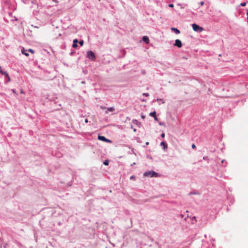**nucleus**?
<instances>
[{
  "mask_svg": "<svg viewBox=\"0 0 248 248\" xmlns=\"http://www.w3.org/2000/svg\"><path fill=\"white\" fill-rule=\"evenodd\" d=\"M144 176L145 177H156L157 173L154 171H146L144 173Z\"/></svg>",
  "mask_w": 248,
  "mask_h": 248,
  "instance_id": "f257e3e1",
  "label": "nucleus"
},
{
  "mask_svg": "<svg viewBox=\"0 0 248 248\" xmlns=\"http://www.w3.org/2000/svg\"><path fill=\"white\" fill-rule=\"evenodd\" d=\"M192 27L193 28V30L195 31H198V32H202L203 31V29L200 27L199 25H197L196 24H193L192 25Z\"/></svg>",
  "mask_w": 248,
  "mask_h": 248,
  "instance_id": "f03ea898",
  "label": "nucleus"
},
{
  "mask_svg": "<svg viewBox=\"0 0 248 248\" xmlns=\"http://www.w3.org/2000/svg\"><path fill=\"white\" fill-rule=\"evenodd\" d=\"M87 57L89 59L91 60H94L95 59V56L94 53L92 51H89L87 52Z\"/></svg>",
  "mask_w": 248,
  "mask_h": 248,
  "instance_id": "7ed1b4c3",
  "label": "nucleus"
},
{
  "mask_svg": "<svg viewBox=\"0 0 248 248\" xmlns=\"http://www.w3.org/2000/svg\"><path fill=\"white\" fill-rule=\"evenodd\" d=\"M174 46L179 48L181 47L182 46L181 41L179 39H176L175 41Z\"/></svg>",
  "mask_w": 248,
  "mask_h": 248,
  "instance_id": "20e7f679",
  "label": "nucleus"
},
{
  "mask_svg": "<svg viewBox=\"0 0 248 248\" xmlns=\"http://www.w3.org/2000/svg\"><path fill=\"white\" fill-rule=\"evenodd\" d=\"M98 139L99 140H101L102 141H106V142H110V141L108 139H107L104 136H98Z\"/></svg>",
  "mask_w": 248,
  "mask_h": 248,
  "instance_id": "39448f33",
  "label": "nucleus"
},
{
  "mask_svg": "<svg viewBox=\"0 0 248 248\" xmlns=\"http://www.w3.org/2000/svg\"><path fill=\"white\" fill-rule=\"evenodd\" d=\"M78 42V40L77 39H74L73 40V47L76 48L78 46L77 43Z\"/></svg>",
  "mask_w": 248,
  "mask_h": 248,
  "instance_id": "423d86ee",
  "label": "nucleus"
},
{
  "mask_svg": "<svg viewBox=\"0 0 248 248\" xmlns=\"http://www.w3.org/2000/svg\"><path fill=\"white\" fill-rule=\"evenodd\" d=\"M142 40L144 42H146V43H149V39L148 37L146 36H145L143 37Z\"/></svg>",
  "mask_w": 248,
  "mask_h": 248,
  "instance_id": "0eeeda50",
  "label": "nucleus"
},
{
  "mask_svg": "<svg viewBox=\"0 0 248 248\" xmlns=\"http://www.w3.org/2000/svg\"><path fill=\"white\" fill-rule=\"evenodd\" d=\"M22 54H24L26 56H29V54L27 52V50H25L24 48L22 49Z\"/></svg>",
  "mask_w": 248,
  "mask_h": 248,
  "instance_id": "6e6552de",
  "label": "nucleus"
},
{
  "mask_svg": "<svg viewBox=\"0 0 248 248\" xmlns=\"http://www.w3.org/2000/svg\"><path fill=\"white\" fill-rule=\"evenodd\" d=\"M171 30L173 31L176 34H179L180 32V31L176 28H172Z\"/></svg>",
  "mask_w": 248,
  "mask_h": 248,
  "instance_id": "1a4fd4ad",
  "label": "nucleus"
},
{
  "mask_svg": "<svg viewBox=\"0 0 248 248\" xmlns=\"http://www.w3.org/2000/svg\"><path fill=\"white\" fill-rule=\"evenodd\" d=\"M2 75H4L6 77L8 78V81L10 80V77H9V75L6 72H5L4 73H2Z\"/></svg>",
  "mask_w": 248,
  "mask_h": 248,
  "instance_id": "9d476101",
  "label": "nucleus"
},
{
  "mask_svg": "<svg viewBox=\"0 0 248 248\" xmlns=\"http://www.w3.org/2000/svg\"><path fill=\"white\" fill-rule=\"evenodd\" d=\"M149 115L151 116H152L153 117H155L156 116L155 111H154V112L150 113Z\"/></svg>",
  "mask_w": 248,
  "mask_h": 248,
  "instance_id": "9b49d317",
  "label": "nucleus"
},
{
  "mask_svg": "<svg viewBox=\"0 0 248 248\" xmlns=\"http://www.w3.org/2000/svg\"><path fill=\"white\" fill-rule=\"evenodd\" d=\"M161 145H162L164 146V148L165 149V148H167V144H166L164 141H162L161 143Z\"/></svg>",
  "mask_w": 248,
  "mask_h": 248,
  "instance_id": "f8f14e48",
  "label": "nucleus"
},
{
  "mask_svg": "<svg viewBox=\"0 0 248 248\" xmlns=\"http://www.w3.org/2000/svg\"><path fill=\"white\" fill-rule=\"evenodd\" d=\"M108 111H111L112 112V111H114V108H112V107L108 108Z\"/></svg>",
  "mask_w": 248,
  "mask_h": 248,
  "instance_id": "ddd939ff",
  "label": "nucleus"
},
{
  "mask_svg": "<svg viewBox=\"0 0 248 248\" xmlns=\"http://www.w3.org/2000/svg\"><path fill=\"white\" fill-rule=\"evenodd\" d=\"M157 101L158 102H161L162 103H165V101L163 99H157Z\"/></svg>",
  "mask_w": 248,
  "mask_h": 248,
  "instance_id": "4468645a",
  "label": "nucleus"
},
{
  "mask_svg": "<svg viewBox=\"0 0 248 248\" xmlns=\"http://www.w3.org/2000/svg\"><path fill=\"white\" fill-rule=\"evenodd\" d=\"M104 163V164L105 165H108V161L106 160L105 161H104V163Z\"/></svg>",
  "mask_w": 248,
  "mask_h": 248,
  "instance_id": "2eb2a0df",
  "label": "nucleus"
},
{
  "mask_svg": "<svg viewBox=\"0 0 248 248\" xmlns=\"http://www.w3.org/2000/svg\"><path fill=\"white\" fill-rule=\"evenodd\" d=\"M79 44L81 45V46H83V44H84V42L83 40H81V41H80L79 42Z\"/></svg>",
  "mask_w": 248,
  "mask_h": 248,
  "instance_id": "dca6fc26",
  "label": "nucleus"
},
{
  "mask_svg": "<svg viewBox=\"0 0 248 248\" xmlns=\"http://www.w3.org/2000/svg\"><path fill=\"white\" fill-rule=\"evenodd\" d=\"M246 5V2L241 3L240 4V6H245Z\"/></svg>",
  "mask_w": 248,
  "mask_h": 248,
  "instance_id": "f3484780",
  "label": "nucleus"
},
{
  "mask_svg": "<svg viewBox=\"0 0 248 248\" xmlns=\"http://www.w3.org/2000/svg\"><path fill=\"white\" fill-rule=\"evenodd\" d=\"M28 51H29V52H31V53H32V54H33V53H34V51H33V50H32V49H29L28 50Z\"/></svg>",
  "mask_w": 248,
  "mask_h": 248,
  "instance_id": "a211bd4d",
  "label": "nucleus"
},
{
  "mask_svg": "<svg viewBox=\"0 0 248 248\" xmlns=\"http://www.w3.org/2000/svg\"><path fill=\"white\" fill-rule=\"evenodd\" d=\"M5 72H3L2 69H1V67L0 66V73L2 75V73H4Z\"/></svg>",
  "mask_w": 248,
  "mask_h": 248,
  "instance_id": "6ab92c4d",
  "label": "nucleus"
},
{
  "mask_svg": "<svg viewBox=\"0 0 248 248\" xmlns=\"http://www.w3.org/2000/svg\"><path fill=\"white\" fill-rule=\"evenodd\" d=\"M143 95H144V96H149V94L147 93H143Z\"/></svg>",
  "mask_w": 248,
  "mask_h": 248,
  "instance_id": "aec40b11",
  "label": "nucleus"
},
{
  "mask_svg": "<svg viewBox=\"0 0 248 248\" xmlns=\"http://www.w3.org/2000/svg\"><path fill=\"white\" fill-rule=\"evenodd\" d=\"M192 148L193 149H195V148H196V145H195L194 144H193L192 145Z\"/></svg>",
  "mask_w": 248,
  "mask_h": 248,
  "instance_id": "412c9836",
  "label": "nucleus"
},
{
  "mask_svg": "<svg viewBox=\"0 0 248 248\" xmlns=\"http://www.w3.org/2000/svg\"><path fill=\"white\" fill-rule=\"evenodd\" d=\"M135 177L134 175H132L130 177V179H135Z\"/></svg>",
  "mask_w": 248,
  "mask_h": 248,
  "instance_id": "4be33fe9",
  "label": "nucleus"
},
{
  "mask_svg": "<svg viewBox=\"0 0 248 248\" xmlns=\"http://www.w3.org/2000/svg\"><path fill=\"white\" fill-rule=\"evenodd\" d=\"M161 136L162 138H164L165 137V134L164 133L161 134Z\"/></svg>",
  "mask_w": 248,
  "mask_h": 248,
  "instance_id": "5701e85b",
  "label": "nucleus"
},
{
  "mask_svg": "<svg viewBox=\"0 0 248 248\" xmlns=\"http://www.w3.org/2000/svg\"><path fill=\"white\" fill-rule=\"evenodd\" d=\"M200 4H201V6H202L204 4V2L203 1H201L200 2Z\"/></svg>",
  "mask_w": 248,
  "mask_h": 248,
  "instance_id": "b1692460",
  "label": "nucleus"
},
{
  "mask_svg": "<svg viewBox=\"0 0 248 248\" xmlns=\"http://www.w3.org/2000/svg\"><path fill=\"white\" fill-rule=\"evenodd\" d=\"M169 7H173V4H169Z\"/></svg>",
  "mask_w": 248,
  "mask_h": 248,
  "instance_id": "393cba45",
  "label": "nucleus"
},
{
  "mask_svg": "<svg viewBox=\"0 0 248 248\" xmlns=\"http://www.w3.org/2000/svg\"><path fill=\"white\" fill-rule=\"evenodd\" d=\"M154 119H155V121H158V119H157V118L156 117V116L154 117Z\"/></svg>",
  "mask_w": 248,
  "mask_h": 248,
  "instance_id": "a878e982",
  "label": "nucleus"
},
{
  "mask_svg": "<svg viewBox=\"0 0 248 248\" xmlns=\"http://www.w3.org/2000/svg\"><path fill=\"white\" fill-rule=\"evenodd\" d=\"M141 117L142 119H143L145 118V116H144V115H141Z\"/></svg>",
  "mask_w": 248,
  "mask_h": 248,
  "instance_id": "bb28decb",
  "label": "nucleus"
},
{
  "mask_svg": "<svg viewBox=\"0 0 248 248\" xmlns=\"http://www.w3.org/2000/svg\"><path fill=\"white\" fill-rule=\"evenodd\" d=\"M85 123H88V119H85Z\"/></svg>",
  "mask_w": 248,
  "mask_h": 248,
  "instance_id": "cd10ccee",
  "label": "nucleus"
},
{
  "mask_svg": "<svg viewBox=\"0 0 248 248\" xmlns=\"http://www.w3.org/2000/svg\"><path fill=\"white\" fill-rule=\"evenodd\" d=\"M159 124L160 125H162V123H159Z\"/></svg>",
  "mask_w": 248,
  "mask_h": 248,
  "instance_id": "c85d7f7f",
  "label": "nucleus"
},
{
  "mask_svg": "<svg viewBox=\"0 0 248 248\" xmlns=\"http://www.w3.org/2000/svg\"><path fill=\"white\" fill-rule=\"evenodd\" d=\"M99 0L100 1V0Z\"/></svg>",
  "mask_w": 248,
  "mask_h": 248,
  "instance_id": "c756f323",
  "label": "nucleus"
}]
</instances>
